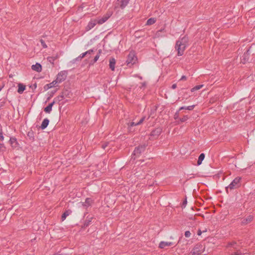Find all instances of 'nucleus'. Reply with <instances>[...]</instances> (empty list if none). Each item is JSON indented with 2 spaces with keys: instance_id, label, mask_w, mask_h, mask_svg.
<instances>
[{
  "instance_id": "nucleus-45",
  "label": "nucleus",
  "mask_w": 255,
  "mask_h": 255,
  "mask_svg": "<svg viewBox=\"0 0 255 255\" xmlns=\"http://www.w3.org/2000/svg\"><path fill=\"white\" fill-rule=\"evenodd\" d=\"M107 146V144H103L102 145V148H104V149H105Z\"/></svg>"
},
{
  "instance_id": "nucleus-41",
  "label": "nucleus",
  "mask_w": 255,
  "mask_h": 255,
  "mask_svg": "<svg viewBox=\"0 0 255 255\" xmlns=\"http://www.w3.org/2000/svg\"><path fill=\"white\" fill-rule=\"evenodd\" d=\"M178 117V113H176L174 115V119H177Z\"/></svg>"
},
{
  "instance_id": "nucleus-3",
  "label": "nucleus",
  "mask_w": 255,
  "mask_h": 255,
  "mask_svg": "<svg viewBox=\"0 0 255 255\" xmlns=\"http://www.w3.org/2000/svg\"><path fill=\"white\" fill-rule=\"evenodd\" d=\"M205 249L204 247L200 244L196 245L189 255H199L201 254Z\"/></svg>"
},
{
  "instance_id": "nucleus-13",
  "label": "nucleus",
  "mask_w": 255,
  "mask_h": 255,
  "mask_svg": "<svg viewBox=\"0 0 255 255\" xmlns=\"http://www.w3.org/2000/svg\"><path fill=\"white\" fill-rule=\"evenodd\" d=\"M93 203V200L91 198H86L85 201L82 203V205L86 207H88L91 206Z\"/></svg>"
},
{
  "instance_id": "nucleus-8",
  "label": "nucleus",
  "mask_w": 255,
  "mask_h": 255,
  "mask_svg": "<svg viewBox=\"0 0 255 255\" xmlns=\"http://www.w3.org/2000/svg\"><path fill=\"white\" fill-rule=\"evenodd\" d=\"M111 16V14L107 13L101 17L96 18L97 22L98 24L101 25L105 23Z\"/></svg>"
},
{
  "instance_id": "nucleus-43",
  "label": "nucleus",
  "mask_w": 255,
  "mask_h": 255,
  "mask_svg": "<svg viewBox=\"0 0 255 255\" xmlns=\"http://www.w3.org/2000/svg\"><path fill=\"white\" fill-rule=\"evenodd\" d=\"M82 59V58L81 57V56H79V57H78L76 60H81V59Z\"/></svg>"
},
{
  "instance_id": "nucleus-24",
  "label": "nucleus",
  "mask_w": 255,
  "mask_h": 255,
  "mask_svg": "<svg viewBox=\"0 0 255 255\" xmlns=\"http://www.w3.org/2000/svg\"><path fill=\"white\" fill-rule=\"evenodd\" d=\"M155 22L156 19L155 18H150L147 20L146 24L147 25H150L154 24Z\"/></svg>"
},
{
  "instance_id": "nucleus-30",
  "label": "nucleus",
  "mask_w": 255,
  "mask_h": 255,
  "mask_svg": "<svg viewBox=\"0 0 255 255\" xmlns=\"http://www.w3.org/2000/svg\"><path fill=\"white\" fill-rule=\"evenodd\" d=\"M188 119V117L187 116H184L182 118H180L179 119V120L181 123H183V122L186 121Z\"/></svg>"
},
{
  "instance_id": "nucleus-27",
  "label": "nucleus",
  "mask_w": 255,
  "mask_h": 255,
  "mask_svg": "<svg viewBox=\"0 0 255 255\" xmlns=\"http://www.w3.org/2000/svg\"><path fill=\"white\" fill-rule=\"evenodd\" d=\"M203 87V85H197L191 89V91L193 92L196 90H199Z\"/></svg>"
},
{
  "instance_id": "nucleus-37",
  "label": "nucleus",
  "mask_w": 255,
  "mask_h": 255,
  "mask_svg": "<svg viewBox=\"0 0 255 255\" xmlns=\"http://www.w3.org/2000/svg\"><path fill=\"white\" fill-rule=\"evenodd\" d=\"M241 254V252L240 251H238L235 252L234 254H232V255H240Z\"/></svg>"
},
{
  "instance_id": "nucleus-9",
  "label": "nucleus",
  "mask_w": 255,
  "mask_h": 255,
  "mask_svg": "<svg viewBox=\"0 0 255 255\" xmlns=\"http://www.w3.org/2000/svg\"><path fill=\"white\" fill-rule=\"evenodd\" d=\"M97 24H98L96 19L91 20L86 27V30L88 31L93 28Z\"/></svg>"
},
{
  "instance_id": "nucleus-2",
  "label": "nucleus",
  "mask_w": 255,
  "mask_h": 255,
  "mask_svg": "<svg viewBox=\"0 0 255 255\" xmlns=\"http://www.w3.org/2000/svg\"><path fill=\"white\" fill-rule=\"evenodd\" d=\"M137 61V57L135 56V53L134 51L129 52L128 57L127 60L126 61L127 65L130 67L133 64H134L136 61Z\"/></svg>"
},
{
  "instance_id": "nucleus-16",
  "label": "nucleus",
  "mask_w": 255,
  "mask_h": 255,
  "mask_svg": "<svg viewBox=\"0 0 255 255\" xmlns=\"http://www.w3.org/2000/svg\"><path fill=\"white\" fill-rule=\"evenodd\" d=\"M49 121L48 119H45L42 122L40 128L42 129H45L49 124Z\"/></svg>"
},
{
  "instance_id": "nucleus-10",
  "label": "nucleus",
  "mask_w": 255,
  "mask_h": 255,
  "mask_svg": "<svg viewBox=\"0 0 255 255\" xmlns=\"http://www.w3.org/2000/svg\"><path fill=\"white\" fill-rule=\"evenodd\" d=\"M172 245H173V243L172 242L162 241L159 243V247L160 249H164L166 247H169Z\"/></svg>"
},
{
  "instance_id": "nucleus-15",
  "label": "nucleus",
  "mask_w": 255,
  "mask_h": 255,
  "mask_svg": "<svg viewBox=\"0 0 255 255\" xmlns=\"http://www.w3.org/2000/svg\"><path fill=\"white\" fill-rule=\"evenodd\" d=\"M115 65H116V60H115V59L114 58H110L109 66H110V68L112 71H114L115 70Z\"/></svg>"
},
{
  "instance_id": "nucleus-40",
  "label": "nucleus",
  "mask_w": 255,
  "mask_h": 255,
  "mask_svg": "<svg viewBox=\"0 0 255 255\" xmlns=\"http://www.w3.org/2000/svg\"><path fill=\"white\" fill-rule=\"evenodd\" d=\"M86 55V53H85V52H84V53H82L81 54H80V56H81V57L82 58H84Z\"/></svg>"
},
{
  "instance_id": "nucleus-19",
  "label": "nucleus",
  "mask_w": 255,
  "mask_h": 255,
  "mask_svg": "<svg viewBox=\"0 0 255 255\" xmlns=\"http://www.w3.org/2000/svg\"><path fill=\"white\" fill-rule=\"evenodd\" d=\"M144 119H145L144 117L142 118L139 120V121L138 122H137V123H134V122H131V123L128 124V127H133V126H134L140 125V124H141L143 122V121L144 120Z\"/></svg>"
},
{
  "instance_id": "nucleus-4",
  "label": "nucleus",
  "mask_w": 255,
  "mask_h": 255,
  "mask_svg": "<svg viewBox=\"0 0 255 255\" xmlns=\"http://www.w3.org/2000/svg\"><path fill=\"white\" fill-rule=\"evenodd\" d=\"M241 180V178L240 177H238L235 178L230 184L226 188V191L228 192L229 189L233 190L239 187Z\"/></svg>"
},
{
  "instance_id": "nucleus-34",
  "label": "nucleus",
  "mask_w": 255,
  "mask_h": 255,
  "mask_svg": "<svg viewBox=\"0 0 255 255\" xmlns=\"http://www.w3.org/2000/svg\"><path fill=\"white\" fill-rule=\"evenodd\" d=\"M236 244V243L235 242H232V243H229L228 245V247H234V245H235Z\"/></svg>"
},
{
  "instance_id": "nucleus-6",
  "label": "nucleus",
  "mask_w": 255,
  "mask_h": 255,
  "mask_svg": "<svg viewBox=\"0 0 255 255\" xmlns=\"http://www.w3.org/2000/svg\"><path fill=\"white\" fill-rule=\"evenodd\" d=\"M66 77L67 72L65 71H61L57 74L55 81L58 84L60 83L66 79Z\"/></svg>"
},
{
  "instance_id": "nucleus-21",
  "label": "nucleus",
  "mask_w": 255,
  "mask_h": 255,
  "mask_svg": "<svg viewBox=\"0 0 255 255\" xmlns=\"http://www.w3.org/2000/svg\"><path fill=\"white\" fill-rule=\"evenodd\" d=\"M92 219H93L92 217H87V219H86V220L84 222V226L85 227H87L88 226H89L91 224Z\"/></svg>"
},
{
  "instance_id": "nucleus-1",
  "label": "nucleus",
  "mask_w": 255,
  "mask_h": 255,
  "mask_svg": "<svg viewBox=\"0 0 255 255\" xmlns=\"http://www.w3.org/2000/svg\"><path fill=\"white\" fill-rule=\"evenodd\" d=\"M188 37L186 36L180 37L179 39L176 41L175 49L177 51V55L178 56L183 55L184 52L188 45Z\"/></svg>"
},
{
  "instance_id": "nucleus-12",
  "label": "nucleus",
  "mask_w": 255,
  "mask_h": 255,
  "mask_svg": "<svg viewBox=\"0 0 255 255\" xmlns=\"http://www.w3.org/2000/svg\"><path fill=\"white\" fill-rule=\"evenodd\" d=\"M9 142L12 147H16L18 145V142L15 137H10L9 139Z\"/></svg>"
},
{
  "instance_id": "nucleus-28",
  "label": "nucleus",
  "mask_w": 255,
  "mask_h": 255,
  "mask_svg": "<svg viewBox=\"0 0 255 255\" xmlns=\"http://www.w3.org/2000/svg\"><path fill=\"white\" fill-rule=\"evenodd\" d=\"M160 132H161L160 129H157L154 130H153L151 132V135H158L160 133Z\"/></svg>"
},
{
  "instance_id": "nucleus-47",
  "label": "nucleus",
  "mask_w": 255,
  "mask_h": 255,
  "mask_svg": "<svg viewBox=\"0 0 255 255\" xmlns=\"http://www.w3.org/2000/svg\"><path fill=\"white\" fill-rule=\"evenodd\" d=\"M53 255H63L62 254H54Z\"/></svg>"
},
{
  "instance_id": "nucleus-39",
  "label": "nucleus",
  "mask_w": 255,
  "mask_h": 255,
  "mask_svg": "<svg viewBox=\"0 0 255 255\" xmlns=\"http://www.w3.org/2000/svg\"><path fill=\"white\" fill-rule=\"evenodd\" d=\"M202 233V232L201 231V230H198V231L197 232V235L198 236H200V235H201Z\"/></svg>"
},
{
  "instance_id": "nucleus-33",
  "label": "nucleus",
  "mask_w": 255,
  "mask_h": 255,
  "mask_svg": "<svg viewBox=\"0 0 255 255\" xmlns=\"http://www.w3.org/2000/svg\"><path fill=\"white\" fill-rule=\"evenodd\" d=\"M191 236V233L189 231H187L185 232V236L186 238H189Z\"/></svg>"
},
{
  "instance_id": "nucleus-18",
  "label": "nucleus",
  "mask_w": 255,
  "mask_h": 255,
  "mask_svg": "<svg viewBox=\"0 0 255 255\" xmlns=\"http://www.w3.org/2000/svg\"><path fill=\"white\" fill-rule=\"evenodd\" d=\"M72 213V211L70 210H66L64 212V213L62 214L61 216V219L62 221H64L66 219V217L70 215L71 213Z\"/></svg>"
},
{
  "instance_id": "nucleus-25",
  "label": "nucleus",
  "mask_w": 255,
  "mask_h": 255,
  "mask_svg": "<svg viewBox=\"0 0 255 255\" xmlns=\"http://www.w3.org/2000/svg\"><path fill=\"white\" fill-rule=\"evenodd\" d=\"M194 107H195V105H192V106H187V107H182L180 108L179 111L182 110H187L189 111H191V110H193Z\"/></svg>"
},
{
  "instance_id": "nucleus-29",
  "label": "nucleus",
  "mask_w": 255,
  "mask_h": 255,
  "mask_svg": "<svg viewBox=\"0 0 255 255\" xmlns=\"http://www.w3.org/2000/svg\"><path fill=\"white\" fill-rule=\"evenodd\" d=\"M102 52L101 50H99L98 53L97 54V55L95 57L94 60H93V63L96 62L97 60L99 59L100 55V53Z\"/></svg>"
},
{
  "instance_id": "nucleus-22",
  "label": "nucleus",
  "mask_w": 255,
  "mask_h": 255,
  "mask_svg": "<svg viewBox=\"0 0 255 255\" xmlns=\"http://www.w3.org/2000/svg\"><path fill=\"white\" fill-rule=\"evenodd\" d=\"M129 2V0H120V7L122 8H125Z\"/></svg>"
},
{
  "instance_id": "nucleus-20",
  "label": "nucleus",
  "mask_w": 255,
  "mask_h": 255,
  "mask_svg": "<svg viewBox=\"0 0 255 255\" xmlns=\"http://www.w3.org/2000/svg\"><path fill=\"white\" fill-rule=\"evenodd\" d=\"M25 89V86L22 84H19L18 85L17 92L22 94Z\"/></svg>"
},
{
  "instance_id": "nucleus-11",
  "label": "nucleus",
  "mask_w": 255,
  "mask_h": 255,
  "mask_svg": "<svg viewBox=\"0 0 255 255\" xmlns=\"http://www.w3.org/2000/svg\"><path fill=\"white\" fill-rule=\"evenodd\" d=\"M253 219L252 216H249L247 218L242 219L241 224L242 225H245L250 223Z\"/></svg>"
},
{
  "instance_id": "nucleus-17",
  "label": "nucleus",
  "mask_w": 255,
  "mask_h": 255,
  "mask_svg": "<svg viewBox=\"0 0 255 255\" xmlns=\"http://www.w3.org/2000/svg\"><path fill=\"white\" fill-rule=\"evenodd\" d=\"M58 84L57 83V82L55 80H54L53 81H52L51 83H49V84H48L47 85H46L44 87V88L46 90L48 89H50V88H51L52 87H54L55 86V85Z\"/></svg>"
},
{
  "instance_id": "nucleus-42",
  "label": "nucleus",
  "mask_w": 255,
  "mask_h": 255,
  "mask_svg": "<svg viewBox=\"0 0 255 255\" xmlns=\"http://www.w3.org/2000/svg\"><path fill=\"white\" fill-rule=\"evenodd\" d=\"M177 86L176 84H174L172 85V88L174 89L176 88Z\"/></svg>"
},
{
  "instance_id": "nucleus-46",
  "label": "nucleus",
  "mask_w": 255,
  "mask_h": 255,
  "mask_svg": "<svg viewBox=\"0 0 255 255\" xmlns=\"http://www.w3.org/2000/svg\"><path fill=\"white\" fill-rule=\"evenodd\" d=\"M3 147V144L0 143V151H1V148Z\"/></svg>"
},
{
  "instance_id": "nucleus-5",
  "label": "nucleus",
  "mask_w": 255,
  "mask_h": 255,
  "mask_svg": "<svg viewBox=\"0 0 255 255\" xmlns=\"http://www.w3.org/2000/svg\"><path fill=\"white\" fill-rule=\"evenodd\" d=\"M145 146L144 145H140L135 148L131 156V159L135 160V158L138 157L141 153L143 152L145 150Z\"/></svg>"
},
{
  "instance_id": "nucleus-26",
  "label": "nucleus",
  "mask_w": 255,
  "mask_h": 255,
  "mask_svg": "<svg viewBox=\"0 0 255 255\" xmlns=\"http://www.w3.org/2000/svg\"><path fill=\"white\" fill-rule=\"evenodd\" d=\"M58 58L57 56L48 57L47 58L48 61L52 64H54V61Z\"/></svg>"
},
{
  "instance_id": "nucleus-7",
  "label": "nucleus",
  "mask_w": 255,
  "mask_h": 255,
  "mask_svg": "<svg viewBox=\"0 0 255 255\" xmlns=\"http://www.w3.org/2000/svg\"><path fill=\"white\" fill-rule=\"evenodd\" d=\"M63 98V96H61L60 97H58L56 98H54L53 101L52 103H51L50 104H49L46 107H45L44 108V112L46 113H48V114L50 113V112L52 111V108L53 105L57 102V100H58V101H60V100L59 99L61 98V99H62Z\"/></svg>"
},
{
  "instance_id": "nucleus-14",
  "label": "nucleus",
  "mask_w": 255,
  "mask_h": 255,
  "mask_svg": "<svg viewBox=\"0 0 255 255\" xmlns=\"http://www.w3.org/2000/svg\"><path fill=\"white\" fill-rule=\"evenodd\" d=\"M31 69L36 72H40L42 70L41 65L39 63H36L35 65H33L31 66Z\"/></svg>"
},
{
  "instance_id": "nucleus-32",
  "label": "nucleus",
  "mask_w": 255,
  "mask_h": 255,
  "mask_svg": "<svg viewBox=\"0 0 255 255\" xmlns=\"http://www.w3.org/2000/svg\"><path fill=\"white\" fill-rule=\"evenodd\" d=\"M40 42H41V44L42 46V47L44 48H46L47 47V45L46 44H45V42L42 39H41L40 40Z\"/></svg>"
},
{
  "instance_id": "nucleus-31",
  "label": "nucleus",
  "mask_w": 255,
  "mask_h": 255,
  "mask_svg": "<svg viewBox=\"0 0 255 255\" xmlns=\"http://www.w3.org/2000/svg\"><path fill=\"white\" fill-rule=\"evenodd\" d=\"M0 139L1 141H3L4 139V136L3 135V133L2 129H0Z\"/></svg>"
},
{
  "instance_id": "nucleus-44",
  "label": "nucleus",
  "mask_w": 255,
  "mask_h": 255,
  "mask_svg": "<svg viewBox=\"0 0 255 255\" xmlns=\"http://www.w3.org/2000/svg\"><path fill=\"white\" fill-rule=\"evenodd\" d=\"M82 59V58L81 57V56H79V57H78L76 60H81V59Z\"/></svg>"
},
{
  "instance_id": "nucleus-48",
  "label": "nucleus",
  "mask_w": 255,
  "mask_h": 255,
  "mask_svg": "<svg viewBox=\"0 0 255 255\" xmlns=\"http://www.w3.org/2000/svg\"><path fill=\"white\" fill-rule=\"evenodd\" d=\"M1 90V89H0V91Z\"/></svg>"
},
{
  "instance_id": "nucleus-23",
  "label": "nucleus",
  "mask_w": 255,
  "mask_h": 255,
  "mask_svg": "<svg viewBox=\"0 0 255 255\" xmlns=\"http://www.w3.org/2000/svg\"><path fill=\"white\" fill-rule=\"evenodd\" d=\"M205 158V154L204 153H201L199 155L198 157V159L197 161V164L198 165H200L202 163V161L204 160Z\"/></svg>"
},
{
  "instance_id": "nucleus-36",
  "label": "nucleus",
  "mask_w": 255,
  "mask_h": 255,
  "mask_svg": "<svg viewBox=\"0 0 255 255\" xmlns=\"http://www.w3.org/2000/svg\"><path fill=\"white\" fill-rule=\"evenodd\" d=\"M186 204H187V200H186V199H185V200L183 201V203H182V208H185V206H186Z\"/></svg>"
},
{
  "instance_id": "nucleus-38",
  "label": "nucleus",
  "mask_w": 255,
  "mask_h": 255,
  "mask_svg": "<svg viewBox=\"0 0 255 255\" xmlns=\"http://www.w3.org/2000/svg\"><path fill=\"white\" fill-rule=\"evenodd\" d=\"M187 79L186 77L185 76H182L181 78H180V80H186Z\"/></svg>"
},
{
  "instance_id": "nucleus-35",
  "label": "nucleus",
  "mask_w": 255,
  "mask_h": 255,
  "mask_svg": "<svg viewBox=\"0 0 255 255\" xmlns=\"http://www.w3.org/2000/svg\"><path fill=\"white\" fill-rule=\"evenodd\" d=\"M93 52V49H90L88 51H87L86 52H85V53H86V55H87V54H91Z\"/></svg>"
}]
</instances>
